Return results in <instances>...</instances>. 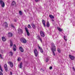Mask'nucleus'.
<instances>
[{
  "instance_id": "de8ad7c7",
  "label": "nucleus",
  "mask_w": 75,
  "mask_h": 75,
  "mask_svg": "<svg viewBox=\"0 0 75 75\" xmlns=\"http://www.w3.org/2000/svg\"><path fill=\"white\" fill-rule=\"evenodd\" d=\"M60 75H62V74H60Z\"/></svg>"
},
{
  "instance_id": "9b49d317",
  "label": "nucleus",
  "mask_w": 75,
  "mask_h": 75,
  "mask_svg": "<svg viewBox=\"0 0 75 75\" xmlns=\"http://www.w3.org/2000/svg\"><path fill=\"white\" fill-rule=\"evenodd\" d=\"M18 33L19 34H21L23 33V30L21 29H18Z\"/></svg>"
},
{
  "instance_id": "58836bf2",
  "label": "nucleus",
  "mask_w": 75,
  "mask_h": 75,
  "mask_svg": "<svg viewBox=\"0 0 75 75\" xmlns=\"http://www.w3.org/2000/svg\"><path fill=\"white\" fill-rule=\"evenodd\" d=\"M39 0H35V1L36 2H38Z\"/></svg>"
},
{
  "instance_id": "b1692460",
  "label": "nucleus",
  "mask_w": 75,
  "mask_h": 75,
  "mask_svg": "<svg viewBox=\"0 0 75 75\" xmlns=\"http://www.w3.org/2000/svg\"><path fill=\"white\" fill-rule=\"evenodd\" d=\"M19 13L21 16H22V15H23V13H22V12H21V11H19Z\"/></svg>"
},
{
  "instance_id": "f3484780",
  "label": "nucleus",
  "mask_w": 75,
  "mask_h": 75,
  "mask_svg": "<svg viewBox=\"0 0 75 75\" xmlns=\"http://www.w3.org/2000/svg\"><path fill=\"white\" fill-rule=\"evenodd\" d=\"M13 35L11 33H8V36L9 37H11Z\"/></svg>"
},
{
  "instance_id": "ea45409f",
  "label": "nucleus",
  "mask_w": 75,
  "mask_h": 75,
  "mask_svg": "<svg viewBox=\"0 0 75 75\" xmlns=\"http://www.w3.org/2000/svg\"><path fill=\"white\" fill-rule=\"evenodd\" d=\"M73 69L75 71V68L74 67H73Z\"/></svg>"
},
{
  "instance_id": "f257e3e1",
  "label": "nucleus",
  "mask_w": 75,
  "mask_h": 75,
  "mask_svg": "<svg viewBox=\"0 0 75 75\" xmlns=\"http://www.w3.org/2000/svg\"><path fill=\"white\" fill-rule=\"evenodd\" d=\"M51 49L52 51L53 55H55L54 51H56V48L55 47V44L54 43H52V45Z\"/></svg>"
},
{
  "instance_id": "2f4dec72",
  "label": "nucleus",
  "mask_w": 75,
  "mask_h": 75,
  "mask_svg": "<svg viewBox=\"0 0 75 75\" xmlns=\"http://www.w3.org/2000/svg\"><path fill=\"white\" fill-rule=\"evenodd\" d=\"M49 60L48 59V58H47L46 60V62H48Z\"/></svg>"
},
{
  "instance_id": "39448f33",
  "label": "nucleus",
  "mask_w": 75,
  "mask_h": 75,
  "mask_svg": "<svg viewBox=\"0 0 75 75\" xmlns=\"http://www.w3.org/2000/svg\"><path fill=\"white\" fill-rule=\"evenodd\" d=\"M40 34L42 37H45V34H44V33L43 31H41L40 32Z\"/></svg>"
},
{
  "instance_id": "20e7f679",
  "label": "nucleus",
  "mask_w": 75,
  "mask_h": 75,
  "mask_svg": "<svg viewBox=\"0 0 75 75\" xmlns=\"http://www.w3.org/2000/svg\"><path fill=\"white\" fill-rule=\"evenodd\" d=\"M34 53L35 57H37L38 56V51H37V49H35L34 50Z\"/></svg>"
},
{
  "instance_id": "c03bdc74",
  "label": "nucleus",
  "mask_w": 75,
  "mask_h": 75,
  "mask_svg": "<svg viewBox=\"0 0 75 75\" xmlns=\"http://www.w3.org/2000/svg\"><path fill=\"white\" fill-rule=\"evenodd\" d=\"M1 58V59H3V57H2V56H1V57H0Z\"/></svg>"
},
{
  "instance_id": "4468645a",
  "label": "nucleus",
  "mask_w": 75,
  "mask_h": 75,
  "mask_svg": "<svg viewBox=\"0 0 75 75\" xmlns=\"http://www.w3.org/2000/svg\"><path fill=\"white\" fill-rule=\"evenodd\" d=\"M37 39H38V40H40L41 42H42V39H41V38H40V36H37Z\"/></svg>"
},
{
  "instance_id": "7ed1b4c3",
  "label": "nucleus",
  "mask_w": 75,
  "mask_h": 75,
  "mask_svg": "<svg viewBox=\"0 0 75 75\" xmlns=\"http://www.w3.org/2000/svg\"><path fill=\"white\" fill-rule=\"evenodd\" d=\"M0 4L1 5L2 7H4L5 6V4L3 1H0Z\"/></svg>"
},
{
  "instance_id": "dca6fc26",
  "label": "nucleus",
  "mask_w": 75,
  "mask_h": 75,
  "mask_svg": "<svg viewBox=\"0 0 75 75\" xmlns=\"http://www.w3.org/2000/svg\"><path fill=\"white\" fill-rule=\"evenodd\" d=\"M31 25L32 26L33 28L34 29H35V25L33 23H32Z\"/></svg>"
},
{
  "instance_id": "49530a36",
  "label": "nucleus",
  "mask_w": 75,
  "mask_h": 75,
  "mask_svg": "<svg viewBox=\"0 0 75 75\" xmlns=\"http://www.w3.org/2000/svg\"><path fill=\"white\" fill-rule=\"evenodd\" d=\"M24 11H25V12H26V10H24Z\"/></svg>"
},
{
  "instance_id": "f03ea898",
  "label": "nucleus",
  "mask_w": 75,
  "mask_h": 75,
  "mask_svg": "<svg viewBox=\"0 0 75 75\" xmlns=\"http://www.w3.org/2000/svg\"><path fill=\"white\" fill-rule=\"evenodd\" d=\"M21 41L22 42L24 43H25L27 42V40L24 38H21Z\"/></svg>"
},
{
  "instance_id": "c756f323",
  "label": "nucleus",
  "mask_w": 75,
  "mask_h": 75,
  "mask_svg": "<svg viewBox=\"0 0 75 75\" xmlns=\"http://www.w3.org/2000/svg\"><path fill=\"white\" fill-rule=\"evenodd\" d=\"M0 69L2 72H3V69H2V68H1V65H0Z\"/></svg>"
},
{
  "instance_id": "4c0bfd02",
  "label": "nucleus",
  "mask_w": 75,
  "mask_h": 75,
  "mask_svg": "<svg viewBox=\"0 0 75 75\" xmlns=\"http://www.w3.org/2000/svg\"><path fill=\"white\" fill-rule=\"evenodd\" d=\"M38 47H39V49H40V50H41V49H42L41 47H40L39 46H38Z\"/></svg>"
},
{
  "instance_id": "7c9ffc66",
  "label": "nucleus",
  "mask_w": 75,
  "mask_h": 75,
  "mask_svg": "<svg viewBox=\"0 0 75 75\" xmlns=\"http://www.w3.org/2000/svg\"><path fill=\"white\" fill-rule=\"evenodd\" d=\"M58 52L59 53L61 52V50L59 49H58L57 50Z\"/></svg>"
},
{
  "instance_id": "ddd939ff",
  "label": "nucleus",
  "mask_w": 75,
  "mask_h": 75,
  "mask_svg": "<svg viewBox=\"0 0 75 75\" xmlns=\"http://www.w3.org/2000/svg\"><path fill=\"white\" fill-rule=\"evenodd\" d=\"M19 49L21 52H24V49H23V48L22 47H19Z\"/></svg>"
},
{
  "instance_id": "4be33fe9",
  "label": "nucleus",
  "mask_w": 75,
  "mask_h": 75,
  "mask_svg": "<svg viewBox=\"0 0 75 75\" xmlns=\"http://www.w3.org/2000/svg\"><path fill=\"white\" fill-rule=\"evenodd\" d=\"M49 17L50 18H54V16L52 15H50Z\"/></svg>"
},
{
  "instance_id": "a211bd4d",
  "label": "nucleus",
  "mask_w": 75,
  "mask_h": 75,
  "mask_svg": "<svg viewBox=\"0 0 75 75\" xmlns=\"http://www.w3.org/2000/svg\"><path fill=\"white\" fill-rule=\"evenodd\" d=\"M2 40L3 41H6V39L4 37H2Z\"/></svg>"
},
{
  "instance_id": "a878e982",
  "label": "nucleus",
  "mask_w": 75,
  "mask_h": 75,
  "mask_svg": "<svg viewBox=\"0 0 75 75\" xmlns=\"http://www.w3.org/2000/svg\"><path fill=\"white\" fill-rule=\"evenodd\" d=\"M64 40H65V41H67V39H65L66 38V36H64Z\"/></svg>"
},
{
  "instance_id": "6e6552de",
  "label": "nucleus",
  "mask_w": 75,
  "mask_h": 75,
  "mask_svg": "<svg viewBox=\"0 0 75 75\" xmlns=\"http://www.w3.org/2000/svg\"><path fill=\"white\" fill-rule=\"evenodd\" d=\"M25 30L27 33V35L28 36H30V33H29V32L28 31V29H27V28H25Z\"/></svg>"
},
{
  "instance_id": "37998d69",
  "label": "nucleus",
  "mask_w": 75,
  "mask_h": 75,
  "mask_svg": "<svg viewBox=\"0 0 75 75\" xmlns=\"http://www.w3.org/2000/svg\"><path fill=\"white\" fill-rule=\"evenodd\" d=\"M1 56H2V55L1 54H0V57H1Z\"/></svg>"
},
{
  "instance_id": "f8f14e48",
  "label": "nucleus",
  "mask_w": 75,
  "mask_h": 75,
  "mask_svg": "<svg viewBox=\"0 0 75 75\" xmlns=\"http://www.w3.org/2000/svg\"><path fill=\"white\" fill-rule=\"evenodd\" d=\"M13 49L14 51H16V45L14 44L13 45Z\"/></svg>"
},
{
  "instance_id": "f704fd0d",
  "label": "nucleus",
  "mask_w": 75,
  "mask_h": 75,
  "mask_svg": "<svg viewBox=\"0 0 75 75\" xmlns=\"http://www.w3.org/2000/svg\"><path fill=\"white\" fill-rule=\"evenodd\" d=\"M40 70L42 72H44V70H43L42 69H40Z\"/></svg>"
},
{
  "instance_id": "c9c22d12",
  "label": "nucleus",
  "mask_w": 75,
  "mask_h": 75,
  "mask_svg": "<svg viewBox=\"0 0 75 75\" xmlns=\"http://www.w3.org/2000/svg\"><path fill=\"white\" fill-rule=\"evenodd\" d=\"M0 75H3L2 72L0 71Z\"/></svg>"
},
{
  "instance_id": "79ce46f5",
  "label": "nucleus",
  "mask_w": 75,
  "mask_h": 75,
  "mask_svg": "<svg viewBox=\"0 0 75 75\" xmlns=\"http://www.w3.org/2000/svg\"><path fill=\"white\" fill-rule=\"evenodd\" d=\"M10 74L11 75H12V72H11V71L10 72Z\"/></svg>"
},
{
  "instance_id": "72a5a7b5",
  "label": "nucleus",
  "mask_w": 75,
  "mask_h": 75,
  "mask_svg": "<svg viewBox=\"0 0 75 75\" xmlns=\"http://www.w3.org/2000/svg\"><path fill=\"white\" fill-rule=\"evenodd\" d=\"M28 28H31V26L30 25H28Z\"/></svg>"
},
{
  "instance_id": "a18cd8bd",
  "label": "nucleus",
  "mask_w": 75,
  "mask_h": 75,
  "mask_svg": "<svg viewBox=\"0 0 75 75\" xmlns=\"http://www.w3.org/2000/svg\"><path fill=\"white\" fill-rule=\"evenodd\" d=\"M52 21H54V20L52 19Z\"/></svg>"
},
{
  "instance_id": "5701e85b",
  "label": "nucleus",
  "mask_w": 75,
  "mask_h": 75,
  "mask_svg": "<svg viewBox=\"0 0 75 75\" xmlns=\"http://www.w3.org/2000/svg\"><path fill=\"white\" fill-rule=\"evenodd\" d=\"M50 23H49V22H47V27H50Z\"/></svg>"
},
{
  "instance_id": "393cba45",
  "label": "nucleus",
  "mask_w": 75,
  "mask_h": 75,
  "mask_svg": "<svg viewBox=\"0 0 75 75\" xmlns=\"http://www.w3.org/2000/svg\"><path fill=\"white\" fill-rule=\"evenodd\" d=\"M22 63H21L20 65V68H22Z\"/></svg>"
},
{
  "instance_id": "6ab92c4d",
  "label": "nucleus",
  "mask_w": 75,
  "mask_h": 75,
  "mask_svg": "<svg viewBox=\"0 0 75 75\" xmlns=\"http://www.w3.org/2000/svg\"><path fill=\"white\" fill-rule=\"evenodd\" d=\"M57 29H58V30H59V31H60L61 32L62 31V29H61V28H60L59 27H57Z\"/></svg>"
},
{
  "instance_id": "cd10ccee",
  "label": "nucleus",
  "mask_w": 75,
  "mask_h": 75,
  "mask_svg": "<svg viewBox=\"0 0 75 75\" xmlns=\"http://www.w3.org/2000/svg\"><path fill=\"white\" fill-rule=\"evenodd\" d=\"M40 51L41 53H43V50H42V49H40Z\"/></svg>"
},
{
  "instance_id": "473e14b6",
  "label": "nucleus",
  "mask_w": 75,
  "mask_h": 75,
  "mask_svg": "<svg viewBox=\"0 0 75 75\" xmlns=\"http://www.w3.org/2000/svg\"><path fill=\"white\" fill-rule=\"evenodd\" d=\"M11 27H13V28H15L14 27V25H13L12 24H11Z\"/></svg>"
},
{
  "instance_id": "423d86ee",
  "label": "nucleus",
  "mask_w": 75,
  "mask_h": 75,
  "mask_svg": "<svg viewBox=\"0 0 75 75\" xmlns=\"http://www.w3.org/2000/svg\"><path fill=\"white\" fill-rule=\"evenodd\" d=\"M4 24H5V28H7L8 27V24H7V22H5L3 23V24L2 25L3 26H4Z\"/></svg>"
},
{
  "instance_id": "e433bc0d",
  "label": "nucleus",
  "mask_w": 75,
  "mask_h": 75,
  "mask_svg": "<svg viewBox=\"0 0 75 75\" xmlns=\"http://www.w3.org/2000/svg\"><path fill=\"white\" fill-rule=\"evenodd\" d=\"M49 68L50 69H52V67H50Z\"/></svg>"
},
{
  "instance_id": "c85d7f7f",
  "label": "nucleus",
  "mask_w": 75,
  "mask_h": 75,
  "mask_svg": "<svg viewBox=\"0 0 75 75\" xmlns=\"http://www.w3.org/2000/svg\"><path fill=\"white\" fill-rule=\"evenodd\" d=\"M21 58L19 57L18 58L17 60L18 61H20V60H21Z\"/></svg>"
},
{
  "instance_id": "1a4fd4ad",
  "label": "nucleus",
  "mask_w": 75,
  "mask_h": 75,
  "mask_svg": "<svg viewBox=\"0 0 75 75\" xmlns=\"http://www.w3.org/2000/svg\"><path fill=\"white\" fill-rule=\"evenodd\" d=\"M69 58L71 59V60H74L75 58V57L74 56H72L71 55H69Z\"/></svg>"
},
{
  "instance_id": "aec40b11",
  "label": "nucleus",
  "mask_w": 75,
  "mask_h": 75,
  "mask_svg": "<svg viewBox=\"0 0 75 75\" xmlns=\"http://www.w3.org/2000/svg\"><path fill=\"white\" fill-rule=\"evenodd\" d=\"M16 2L13 1L11 4V5L12 6H14V5H16Z\"/></svg>"
},
{
  "instance_id": "9d476101",
  "label": "nucleus",
  "mask_w": 75,
  "mask_h": 75,
  "mask_svg": "<svg viewBox=\"0 0 75 75\" xmlns=\"http://www.w3.org/2000/svg\"><path fill=\"white\" fill-rule=\"evenodd\" d=\"M4 69H5L6 71V72H7V71H8V68L7 67V64H5L4 65Z\"/></svg>"
},
{
  "instance_id": "bb28decb",
  "label": "nucleus",
  "mask_w": 75,
  "mask_h": 75,
  "mask_svg": "<svg viewBox=\"0 0 75 75\" xmlns=\"http://www.w3.org/2000/svg\"><path fill=\"white\" fill-rule=\"evenodd\" d=\"M10 54L11 55V56H13V52H10Z\"/></svg>"
},
{
  "instance_id": "0eeeda50",
  "label": "nucleus",
  "mask_w": 75,
  "mask_h": 75,
  "mask_svg": "<svg viewBox=\"0 0 75 75\" xmlns=\"http://www.w3.org/2000/svg\"><path fill=\"white\" fill-rule=\"evenodd\" d=\"M8 64L10 65V66L11 68H13V64L12 62H8Z\"/></svg>"
},
{
  "instance_id": "2eb2a0df",
  "label": "nucleus",
  "mask_w": 75,
  "mask_h": 75,
  "mask_svg": "<svg viewBox=\"0 0 75 75\" xmlns=\"http://www.w3.org/2000/svg\"><path fill=\"white\" fill-rule=\"evenodd\" d=\"M42 23L44 26V27H45V21L44 20H42Z\"/></svg>"
},
{
  "instance_id": "a19ab883",
  "label": "nucleus",
  "mask_w": 75,
  "mask_h": 75,
  "mask_svg": "<svg viewBox=\"0 0 75 75\" xmlns=\"http://www.w3.org/2000/svg\"><path fill=\"white\" fill-rule=\"evenodd\" d=\"M14 21H15V22H16V21H17L16 19H14Z\"/></svg>"
},
{
  "instance_id": "412c9836",
  "label": "nucleus",
  "mask_w": 75,
  "mask_h": 75,
  "mask_svg": "<svg viewBox=\"0 0 75 75\" xmlns=\"http://www.w3.org/2000/svg\"><path fill=\"white\" fill-rule=\"evenodd\" d=\"M10 46L11 47H12L13 45V42H12V41L11 40L10 41Z\"/></svg>"
}]
</instances>
